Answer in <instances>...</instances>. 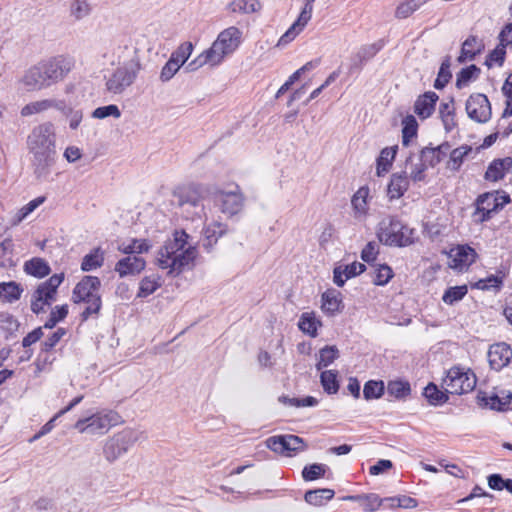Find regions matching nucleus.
I'll return each mask as SVG.
<instances>
[{
  "instance_id": "obj_49",
  "label": "nucleus",
  "mask_w": 512,
  "mask_h": 512,
  "mask_svg": "<svg viewBox=\"0 0 512 512\" xmlns=\"http://www.w3.org/2000/svg\"><path fill=\"white\" fill-rule=\"evenodd\" d=\"M467 292L468 288L466 285L450 287L444 292L442 301L447 305H454L462 300Z\"/></svg>"
},
{
  "instance_id": "obj_28",
  "label": "nucleus",
  "mask_w": 512,
  "mask_h": 512,
  "mask_svg": "<svg viewBox=\"0 0 512 512\" xmlns=\"http://www.w3.org/2000/svg\"><path fill=\"white\" fill-rule=\"evenodd\" d=\"M348 501L358 502L365 512H374L382 506V498L375 493L362 495H349L344 498Z\"/></svg>"
},
{
  "instance_id": "obj_30",
  "label": "nucleus",
  "mask_w": 512,
  "mask_h": 512,
  "mask_svg": "<svg viewBox=\"0 0 512 512\" xmlns=\"http://www.w3.org/2000/svg\"><path fill=\"white\" fill-rule=\"evenodd\" d=\"M162 285V278L157 274L145 276L139 282V288L137 292L138 298H146L153 294Z\"/></svg>"
},
{
  "instance_id": "obj_54",
  "label": "nucleus",
  "mask_w": 512,
  "mask_h": 512,
  "mask_svg": "<svg viewBox=\"0 0 512 512\" xmlns=\"http://www.w3.org/2000/svg\"><path fill=\"white\" fill-rule=\"evenodd\" d=\"M424 395L429 400V402L434 405L444 403L448 400L447 395L440 391L437 386L432 383L425 387Z\"/></svg>"
},
{
  "instance_id": "obj_26",
  "label": "nucleus",
  "mask_w": 512,
  "mask_h": 512,
  "mask_svg": "<svg viewBox=\"0 0 512 512\" xmlns=\"http://www.w3.org/2000/svg\"><path fill=\"white\" fill-rule=\"evenodd\" d=\"M226 231V225L218 221H214L204 226L202 230L203 246L207 250L212 249L213 246L217 243L218 239L222 237Z\"/></svg>"
},
{
  "instance_id": "obj_22",
  "label": "nucleus",
  "mask_w": 512,
  "mask_h": 512,
  "mask_svg": "<svg viewBox=\"0 0 512 512\" xmlns=\"http://www.w3.org/2000/svg\"><path fill=\"white\" fill-rule=\"evenodd\" d=\"M512 350L504 342L493 344L488 351V361L495 370H500L510 362Z\"/></svg>"
},
{
  "instance_id": "obj_36",
  "label": "nucleus",
  "mask_w": 512,
  "mask_h": 512,
  "mask_svg": "<svg viewBox=\"0 0 512 512\" xmlns=\"http://www.w3.org/2000/svg\"><path fill=\"white\" fill-rule=\"evenodd\" d=\"M22 292L23 289L16 282L11 281L0 283V299L3 302L13 303L17 301Z\"/></svg>"
},
{
  "instance_id": "obj_29",
  "label": "nucleus",
  "mask_w": 512,
  "mask_h": 512,
  "mask_svg": "<svg viewBox=\"0 0 512 512\" xmlns=\"http://www.w3.org/2000/svg\"><path fill=\"white\" fill-rule=\"evenodd\" d=\"M409 181L404 174H393L388 184V196L390 199L400 198L408 189Z\"/></svg>"
},
{
  "instance_id": "obj_18",
  "label": "nucleus",
  "mask_w": 512,
  "mask_h": 512,
  "mask_svg": "<svg viewBox=\"0 0 512 512\" xmlns=\"http://www.w3.org/2000/svg\"><path fill=\"white\" fill-rule=\"evenodd\" d=\"M50 109H55L61 113H66L68 110H70V105L64 99H40L26 104L21 109V115L24 117L32 116L35 114L44 113Z\"/></svg>"
},
{
  "instance_id": "obj_27",
  "label": "nucleus",
  "mask_w": 512,
  "mask_h": 512,
  "mask_svg": "<svg viewBox=\"0 0 512 512\" xmlns=\"http://www.w3.org/2000/svg\"><path fill=\"white\" fill-rule=\"evenodd\" d=\"M426 169L427 166L420 156H410L406 160L404 174L412 181L418 182L425 178Z\"/></svg>"
},
{
  "instance_id": "obj_56",
  "label": "nucleus",
  "mask_w": 512,
  "mask_h": 512,
  "mask_svg": "<svg viewBox=\"0 0 512 512\" xmlns=\"http://www.w3.org/2000/svg\"><path fill=\"white\" fill-rule=\"evenodd\" d=\"M326 466L323 464H312L304 467L302 476L306 481H312L324 476Z\"/></svg>"
},
{
  "instance_id": "obj_61",
  "label": "nucleus",
  "mask_w": 512,
  "mask_h": 512,
  "mask_svg": "<svg viewBox=\"0 0 512 512\" xmlns=\"http://www.w3.org/2000/svg\"><path fill=\"white\" fill-rule=\"evenodd\" d=\"M378 252V244L374 241L368 242L361 252V258L363 261L370 263L376 259Z\"/></svg>"
},
{
  "instance_id": "obj_24",
  "label": "nucleus",
  "mask_w": 512,
  "mask_h": 512,
  "mask_svg": "<svg viewBox=\"0 0 512 512\" xmlns=\"http://www.w3.org/2000/svg\"><path fill=\"white\" fill-rule=\"evenodd\" d=\"M342 295L335 289H328L321 296V310L323 313L333 316L343 309Z\"/></svg>"
},
{
  "instance_id": "obj_35",
  "label": "nucleus",
  "mask_w": 512,
  "mask_h": 512,
  "mask_svg": "<svg viewBox=\"0 0 512 512\" xmlns=\"http://www.w3.org/2000/svg\"><path fill=\"white\" fill-rule=\"evenodd\" d=\"M44 196H39L31 200L28 204L20 208L11 219V225L16 226L34 212L40 205L45 202Z\"/></svg>"
},
{
  "instance_id": "obj_8",
  "label": "nucleus",
  "mask_w": 512,
  "mask_h": 512,
  "mask_svg": "<svg viewBox=\"0 0 512 512\" xmlns=\"http://www.w3.org/2000/svg\"><path fill=\"white\" fill-rule=\"evenodd\" d=\"M121 422L120 415L113 410H101L89 417L79 419L74 428L82 434L102 436Z\"/></svg>"
},
{
  "instance_id": "obj_20",
  "label": "nucleus",
  "mask_w": 512,
  "mask_h": 512,
  "mask_svg": "<svg viewBox=\"0 0 512 512\" xmlns=\"http://www.w3.org/2000/svg\"><path fill=\"white\" fill-rule=\"evenodd\" d=\"M476 256L475 250L470 246L458 245L450 249L448 265L452 269L463 271L475 261Z\"/></svg>"
},
{
  "instance_id": "obj_1",
  "label": "nucleus",
  "mask_w": 512,
  "mask_h": 512,
  "mask_svg": "<svg viewBox=\"0 0 512 512\" xmlns=\"http://www.w3.org/2000/svg\"><path fill=\"white\" fill-rule=\"evenodd\" d=\"M189 235L184 230H175L156 256V264L168 275H179L190 268L197 256V249L188 242Z\"/></svg>"
},
{
  "instance_id": "obj_15",
  "label": "nucleus",
  "mask_w": 512,
  "mask_h": 512,
  "mask_svg": "<svg viewBox=\"0 0 512 512\" xmlns=\"http://www.w3.org/2000/svg\"><path fill=\"white\" fill-rule=\"evenodd\" d=\"M266 446L275 453L291 457L298 452L306 449V445L302 438L286 434L269 437L266 440Z\"/></svg>"
},
{
  "instance_id": "obj_32",
  "label": "nucleus",
  "mask_w": 512,
  "mask_h": 512,
  "mask_svg": "<svg viewBox=\"0 0 512 512\" xmlns=\"http://www.w3.org/2000/svg\"><path fill=\"white\" fill-rule=\"evenodd\" d=\"M447 151L448 146L444 145L435 148L426 147L421 151L420 157L422 158L426 166L433 167L444 159V157L447 154Z\"/></svg>"
},
{
  "instance_id": "obj_11",
  "label": "nucleus",
  "mask_w": 512,
  "mask_h": 512,
  "mask_svg": "<svg viewBox=\"0 0 512 512\" xmlns=\"http://www.w3.org/2000/svg\"><path fill=\"white\" fill-rule=\"evenodd\" d=\"M63 274H54L47 281L41 283L32 295L31 309L38 314L44 311L56 299L57 288L63 281Z\"/></svg>"
},
{
  "instance_id": "obj_42",
  "label": "nucleus",
  "mask_w": 512,
  "mask_h": 512,
  "mask_svg": "<svg viewBox=\"0 0 512 512\" xmlns=\"http://www.w3.org/2000/svg\"><path fill=\"white\" fill-rule=\"evenodd\" d=\"M339 357V350L336 346H325L319 351V358L316 363V369L322 370L324 367L329 366Z\"/></svg>"
},
{
  "instance_id": "obj_44",
  "label": "nucleus",
  "mask_w": 512,
  "mask_h": 512,
  "mask_svg": "<svg viewBox=\"0 0 512 512\" xmlns=\"http://www.w3.org/2000/svg\"><path fill=\"white\" fill-rule=\"evenodd\" d=\"M479 73L480 69L475 65H471L469 67L462 69L457 75V88L463 89L467 87L471 81L477 79Z\"/></svg>"
},
{
  "instance_id": "obj_34",
  "label": "nucleus",
  "mask_w": 512,
  "mask_h": 512,
  "mask_svg": "<svg viewBox=\"0 0 512 512\" xmlns=\"http://www.w3.org/2000/svg\"><path fill=\"white\" fill-rule=\"evenodd\" d=\"M321 326V322L316 318L315 314L312 312H305L301 315L298 327L299 329L308 334L311 337H315L317 335V330Z\"/></svg>"
},
{
  "instance_id": "obj_31",
  "label": "nucleus",
  "mask_w": 512,
  "mask_h": 512,
  "mask_svg": "<svg viewBox=\"0 0 512 512\" xmlns=\"http://www.w3.org/2000/svg\"><path fill=\"white\" fill-rule=\"evenodd\" d=\"M262 4L259 0H233L228 5V10L232 13L251 14L260 11Z\"/></svg>"
},
{
  "instance_id": "obj_63",
  "label": "nucleus",
  "mask_w": 512,
  "mask_h": 512,
  "mask_svg": "<svg viewBox=\"0 0 512 512\" xmlns=\"http://www.w3.org/2000/svg\"><path fill=\"white\" fill-rule=\"evenodd\" d=\"M56 357L53 354H50L49 351H45L42 349L39 354L37 369L38 371L47 370L55 361Z\"/></svg>"
},
{
  "instance_id": "obj_12",
  "label": "nucleus",
  "mask_w": 512,
  "mask_h": 512,
  "mask_svg": "<svg viewBox=\"0 0 512 512\" xmlns=\"http://www.w3.org/2000/svg\"><path fill=\"white\" fill-rule=\"evenodd\" d=\"M465 111L470 120L485 124L492 116V107L488 97L483 93L471 94L465 102Z\"/></svg>"
},
{
  "instance_id": "obj_10",
  "label": "nucleus",
  "mask_w": 512,
  "mask_h": 512,
  "mask_svg": "<svg viewBox=\"0 0 512 512\" xmlns=\"http://www.w3.org/2000/svg\"><path fill=\"white\" fill-rule=\"evenodd\" d=\"M476 383V375L470 368L453 366L443 378L442 387L447 393L462 395L473 391Z\"/></svg>"
},
{
  "instance_id": "obj_5",
  "label": "nucleus",
  "mask_w": 512,
  "mask_h": 512,
  "mask_svg": "<svg viewBox=\"0 0 512 512\" xmlns=\"http://www.w3.org/2000/svg\"><path fill=\"white\" fill-rule=\"evenodd\" d=\"M174 197L181 208L185 219L192 222L206 220L207 212L204 205L206 190L200 185H187L174 190Z\"/></svg>"
},
{
  "instance_id": "obj_14",
  "label": "nucleus",
  "mask_w": 512,
  "mask_h": 512,
  "mask_svg": "<svg viewBox=\"0 0 512 512\" xmlns=\"http://www.w3.org/2000/svg\"><path fill=\"white\" fill-rule=\"evenodd\" d=\"M244 200L238 185H234L230 190H219L214 195L215 204L228 216L239 213L244 206Z\"/></svg>"
},
{
  "instance_id": "obj_7",
  "label": "nucleus",
  "mask_w": 512,
  "mask_h": 512,
  "mask_svg": "<svg viewBox=\"0 0 512 512\" xmlns=\"http://www.w3.org/2000/svg\"><path fill=\"white\" fill-rule=\"evenodd\" d=\"M100 285L98 277L85 276L73 290V302L87 305L81 314L83 320H87L92 314H97L101 308Z\"/></svg>"
},
{
  "instance_id": "obj_6",
  "label": "nucleus",
  "mask_w": 512,
  "mask_h": 512,
  "mask_svg": "<svg viewBox=\"0 0 512 512\" xmlns=\"http://www.w3.org/2000/svg\"><path fill=\"white\" fill-rule=\"evenodd\" d=\"M414 229L402 223L396 216H386L377 225L378 240L387 246L404 247L413 243Z\"/></svg>"
},
{
  "instance_id": "obj_53",
  "label": "nucleus",
  "mask_w": 512,
  "mask_h": 512,
  "mask_svg": "<svg viewBox=\"0 0 512 512\" xmlns=\"http://www.w3.org/2000/svg\"><path fill=\"white\" fill-rule=\"evenodd\" d=\"M472 151L470 146H460L450 153L449 167L457 170L463 162V159Z\"/></svg>"
},
{
  "instance_id": "obj_43",
  "label": "nucleus",
  "mask_w": 512,
  "mask_h": 512,
  "mask_svg": "<svg viewBox=\"0 0 512 512\" xmlns=\"http://www.w3.org/2000/svg\"><path fill=\"white\" fill-rule=\"evenodd\" d=\"M69 11L74 19L82 20L90 15L92 7L88 0H72Z\"/></svg>"
},
{
  "instance_id": "obj_45",
  "label": "nucleus",
  "mask_w": 512,
  "mask_h": 512,
  "mask_svg": "<svg viewBox=\"0 0 512 512\" xmlns=\"http://www.w3.org/2000/svg\"><path fill=\"white\" fill-rule=\"evenodd\" d=\"M194 46L192 42H184L177 47L175 51L172 52L170 58L174 60L180 67H183L187 60L190 58L193 52Z\"/></svg>"
},
{
  "instance_id": "obj_47",
  "label": "nucleus",
  "mask_w": 512,
  "mask_h": 512,
  "mask_svg": "<svg viewBox=\"0 0 512 512\" xmlns=\"http://www.w3.org/2000/svg\"><path fill=\"white\" fill-rule=\"evenodd\" d=\"M396 149L397 147H387L381 151L377 162L378 175L386 173L389 170V167L391 166L392 161L395 158Z\"/></svg>"
},
{
  "instance_id": "obj_38",
  "label": "nucleus",
  "mask_w": 512,
  "mask_h": 512,
  "mask_svg": "<svg viewBox=\"0 0 512 512\" xmlns=\"http://www.w3.org/2000/svg\"><path fill=\"white\" fill-rule=\"evenodd\" d=\"M481 51L480 44L476 37L467 38L461 49V54L458 57L460 63H464L468 60L474 59V57Z\"/></svg>"
},
{
  "instance_id": "obj_25",
  "label": "nucleus",
  "mask_w": 512,
  "mask_h": 512,
  "mask_svg": "<svg viewBox=\"0 0 512 512\" xmlns=\"http://www.w3.org/2000/svg\"><path fill=\"white\" fill-rule=\"evenodd\" d=\"M439 97L435 92L429 91L419 96L414 104V112L422 119L430 117L435 109Z\"/></svg>"
},
{
  "instance_id": "obj_9",
  "label": "nucleus",
  "mask_w": 512,
  "mask_h": 512,
  "mask_svg": "<svg viewBox=\"0 0 512 512\" xmlns=\"http://www.w3.org/2000/svg\"><path fill=\"white\" fill-rule=\"evenodd\" d=\"M142 69V63L137 48L133 50V56L122 66L118 67L106 82L107 90L113 94H121L126 88L131 86L139 71Z\"/></svg>"
},
{
  "instance_id": "obj_60",
  "label": "nucleus",
  "mask_w": 512,
  "mask_h": 512,
  "mask_svg": "<svg viewBox=\"0 0 512 512\" xmlns=\"http://www.w3.org/2000/svg\"><path fill=\"white\" fill-rule=\"evenodd\" d=\"M505 175V170L502 168V164L497 160H494L488 167L485 178L489 181H498Z\"/></svg>"
},
{
  "instance_id": "obj_2",
  "label": "nucleus",
  "mask_w": 512,
  "mask_h": 512,
  "mask_svg": "<svg viewBox=\"0 0 512 512\" xmlns=\"http://www.w3.org/2000/svg\"><path fill=\"white\" fill-rule=\"evenodd\" d=\"M73 68V60L58 55L30 67L22 77L29 91H40L62 81Z\"/></svg>"
},
{
  "instance_id": "obj_64",
  "label": "nucleus",
  "mask_w": 512,
  "mask_h": 512,
  "mask_svg": "<svg viewBox=\"0 0 512 512\" xmlns=\"http://www.w3.org/2000/svg\"><path fill=\"white\" fill-rule=\"evenodd\" d=\"M499 43L504 47L512 46V23L503 27L498 35Z\"/></svg>"
},
{
  "instance_id": "obj_3",
  "label": "nucleus",
  "mask_w": 512,
  "mask_h": 512,
  "mask_svg": "<svg viewBox=\"0 0 512 512\" xmlns=\"http://www.w3.org/2000/svg\"><path fill=\"white\" fill-rule=\"evenodd\" d=\"M242 36V31L236 26L224 29L218 34L210 48L204 50L195 59L190 61L185 66V70L193 72L205 65L211 67L220 65L226 57L232 55L239 48Z\"/></svg>"
},
{
  "instance_id": "obj_16",
  "label": "nucleus",
  "mask_w": 512,
  "mask_h": 512,
  "mask_svg": "<svg viewBox=\"0 0 512 512\" xmlns=\"http://www.w3.org/2000/svg\"><path fill=\"white\" fill-rule=\"evenodd\" d=\"M303 7L296 21L280 37L277 46H285L292 42L306 27L312 17L315 0H302Z\"/></svg>"
},
{
  "instance_id": "obj_48",
  "label": "nucleus",
  "mask_w": 512,
  "mask_h": 512,
  "mask_svg": "<svg viewBox=\"0 0 512 512\" xmlns=\"http://www.w3.org/2000/svg\"><path fill=\"white\" fill-rule=\"evenodd\" d=\"M424 3V0H404L396 8L395 15L397 18L405 19L418 10Z\"/></svg>"
},
{
  "instance_id": "obj_40",
  "label": "nucleus",
  "mask_w": 512,
  "mask_h": 512,
  "mask_svg": "<svg viewBox=\"0 0 512 512\" xmlns=\"http://www.w3.org/2000/svg\"><path fill=\"white\" fill-rule=\"evenodd\" d=\"M13 242L7 238L0 243V267L10 268L15 265L13 258Z\"/></svg>"
},
{
  "instance_id": "obj_13",
  "label": "nucleus",
  "mask_w": 512,
  "mask_h": 512,
  "mask_svg": "<svg viewBox=\"0 0 512 512\" xmlns=\"http://www.w3.org/2000/svg\"><path fill=\"white\" fill-rule=\"evenodd\" d=\"M137 439V433L131 429H125L117 433L106 442L104 446L105 457L110 461L119 458L132 447Z\"/></svg>"
},
{
  "instance_id": "obj_50",
  "label": "nucleus",
  "mask_w": 512,
  "mask_h": 512,
  "mask_svg": "<svg viewBox=\"0 0 512 512\" xmlns=\"http://www.w3.org/2000/svg\"><path fill=\"white\" fill-rule=\"evenodd\" d=\"M410 391V384L402 380L390 381L387 386L388 394L397 399L407 397L410 394Z\"/></svg>"
},
{
  "instance_id": "obj_62",
  "label": "nucleus",
  "mask_w": 512,
  "mask_h": 512,
  "mask_svg": "<svg viewBox=\"0 0 512 512\" xmlns=\"http://www.w3.org/2000/svg\"><path fill=\"white\" fill-rule=\"evenodd\" d=\"M65 334H66V330L64 328H58L55 332H53V334L50 337H48L42 343L43 350H45V351L52 350Z\"/></svg>"
},
{
  "instance_id": "obj_57",
  "label": "nucleus",
  "mask_w": 512,
  "mask_h": 512,
  "mask_svg": "<svg viewBox=\"0 0 512 512\" xmlns=\"http://www.w3.org/2000/svg\"><path fill=\"white\" fill-rule=\"evenodd\" d=\"M505 55H506V47L502 46L499 43L497 45V47L492 52H490L485 63L488 67H491L493 65L501 66L504 62Z\"/></svg>"
},
{
  "instance_id": "obj_58",
  "label": "nucleus",
  "mask_w": 512,
  "mask_h": 512,
  "mask_svg": "<svg viewBox=\"0 0 512 512\" xmlns=\"http://www.w3.org/2000/svg\"><path fill=\"white\" fill-rule=\"evenodd\" d=\"M393 277L392 269L387 265H379L375 269L374 283L376 285H385Z\"/></svg>"
},
{
  "instance_id": "obj_33",
  "label": "nucleus",
  "mask_w": 512,
  "mask_h": 512,
  "mask_svg": "<svg viewBox=\"0 0 512 512\" xmlns=\"http://www.w3.org/2000/svg\"><path fill=\"white\" fill-rule=\"evenodd\" d=\"M24 271L34 277L43 278L50 273V267L44 259L35 257L25 262Z\"/></svg>"
},
{
  "instance_id": "obj_19",
  "label": "nucleus",
  "mask_w": 512,
  "mask_h": 512,
  "mask_svg": "<svg viewBox=\"0 0 512 512\" xmlns=\"http://www.w3.org/2000/svg\"><path fill=\"white\" fill-rule=\"evenodd\" d=\"M509 201V196L504 193H486L478 198L477 210L482 212V220H486L490 217L491 213L503 208Z\"/></svg>"
},
{
  "instance_id": "obj_21",
  "label": "nucleus",
  "mask_w": 512,
  "mask_h": 512,
  "mask_svg": "<svg viewBox=\"0 0 512 512\" xmlns=\"http://www.w3.org/2000/svg\"><path fill=\"white\" fill-rule=\"evenodd\" d=\"M146 266V261L138 255H129L120 259L115 265V271L121 278L140 274Z\"/></svg>"
},
{
  "instance_id": "obj_52",
  "label": "nucleus",
  "mask_w": 512,
  "mask_h": 512,
  "mask_svg": "<svg viewBox=\"0 0 512 512\" xmlns=\"http://www.w3.org/2000/svg\"><path fill=\"white\" fill-rule=\"evenodd\" d=\"M383 393L384 383L382 381L370 380L364 385L363 395L366 400L378 399Z\"/></svg>"
},
{
  "instance_id": "obj_59",
  "label": "nucleus",
  "mask_w": 512,
  "mask_h": 512,
  "mask_svg": "<svg viewBox=\"0 0 512 512\" xmlns=\"http://www.w3.org/2000/svg\"><path fill=\"white\" fill-rule=\"evenodd\" d=\"M181 67L174 62L171 58L165 63L160 72V80L162 82H168L174 75L179 71Z\"/></svg>"
},
{
  "instance_id": "obj_41",
  "label": "nucleus",
  "mask_w": 512,
  "mask_h": 512,
  "mask_svg": "<svg viewBox=\"0 0 512 512\" xmlns=\"http://www.w3.org/2000/svg\"><path fill=\"white\" fill-rule=\"evenodd\" d=\"M152 247L151 243L145 239H133L130 243H123L119 249L129 255H137L148 252Z\"/></svg>"
},
{
  "instance_id": "obj_4",
  "label": "nucleus",
  "mask_w": 512,
  "mask_h": 512,
  "mask_svg": "<svg viewBox=\"0 0 512 512\" xmlns=\"http://www.w3.org/2000/svg\"><path fill=\"white\" fill-rule=\"evenodd\" d=\"M27 145L33 155V166L38 178L47 176L49 167L54 162L55 132L51 123L35 127L28 136Z\"/></svg>"
},
{
  "instance_id": "obj_17",
  "label": "nucleus",
  "mask_w": 512,
  "mask_h": 512,
  "mask_svg": "<svg viewBox=\"0 0 512 512\" xmlns=\"http://www.w3.org/2000/svg\"><path fill=\"white\" fill-rule=\"evenodd\" d=\"M370 189L360 187L351 197V216L358 223H365L370 216Z\"/></svg>"
},
{
  "instance_id": "obj_46",
  "label": "nucleus",
  "mask_w": 512,
  "mask_h": 512,
  "mask_svg": "<svg viewBox=\"0 0 512 512\" xmlns=\"http://www.w3.org/2000/svg\"><path fill=\"white\" fill-rule=\"evenodd\" d=\"M104 262V255L100 249H95L91 253L87 254L81 263V269L83 271H92L98 267H101Z\"/></svg>"
},
{
  "instance_id": "obj_23",
  "label": "nucleus",
  "mask_w": 512,
  "mask_h": 512,
  "mask_svg": "<svg viewBox=\"0 0 512 512\" xmlns=\"http://www.w3.org/2000/svg\"><path fill=\"white\" fill-rule=\"evenodd\" d=\"M480 404L492 410H506L511 402L512 394L509 391L481 393L479 396Z\"/></svg>"
},
{
  "instance_id": "obj_37",
  "label": "nucleus",
  "mask_w": 512,
  "mask_h": 512,
  "mask_svg": "<svg viewBox=\"0 0 512 512\" xmlns=\"http://www.w3.org/2000/svg\"><path fill=\"white\" fill-rule=\"evenodd\" d=\"M334 496V491L331 489L323 488L310 490L305 493V501L314 506H321L326 501L332 499Z\"/></svg>"
},
{
  "instance_id": "obj_39",
  "label": "nucleus",
  "mask_w": 512,
  "mask_h": 512,
  "mask_svg": "<svg viewBox=\"0 0 512 512\" xmlns=\"http://www.w3.org/2000/svg\"><path fill=\"white\" fill-rule=\"evenodd\" d=\"M338 372L336 370H326L320 375V382L325 392L328 394H335L339 390V383L337 380Z\"/></svg>"
},
{
  "instance_id": "obj_55",
  "label": "nucleus",
  "mask_w": 512,
  "mask_h": 512,
  "mask_svg": "<svg viewBox=\"0 0 512 512\" xmlns=\"http://www.w3.org/2000/svg\"><path fill=\"white\" fill-rule=\"evenodd\" d=\"M91 116L95 119H105L107 117H114L116 119L121 117V111L118 106L115 104H110L107 106H102L96 108Z\"/></svg>"
},
{
  "instance_id": "obj_51",
  "label": "nucleus",
  "mask_w": 512,
  "mask_h": 512,
  "mask_svg": "<svg viewBox=\"0 0 512 512\" xmlns=\"http://www.w3.org/2000/svg\"><path fill=\"white\" fill-rule=\"evenodd\" d=\"M402 125L403 144L408 145L410 139L414 138L417 134L418 123L414 116L408 115L403 119Z\"/></svg>"
}]
</instances>
